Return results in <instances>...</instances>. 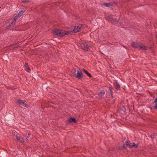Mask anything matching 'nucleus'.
Here are the masks:
<instances>
[{
    "label": "nucleus",
    "mask_w": 157,
    "mask_h": 157,
    "mask_svg": "<svg viewBox=\"0 0 157 157\" xmlns=\"http://www.w3.org/2000/svg\"><path fill=\"white\" fill-rule=\"evenodd\" d=\"M53 33L54 35L62 37L66 35H68L69 33H71L70 31L65 32L64 30L55 29L53 30Z\"/></svg>",
    "instance_id": "1"
},
{
    "label": "nucleus",
    "mask_w": 157,
    "mask_h": 157,
    "mask_svg": "<svg viewBox=\"0 0 157 157\" xmlns=\"http://www.w3.org/2000/svg\"><path fill=\"white\" fill-rule=\"evenodd\" d=\"M125 143L126 146H128L130 148H131L133 147L135 148H137L138 147V145L137 144H135L134 143H130L129 141H125Z\"/></svg>",
    "instance_id": "2"
},
{
    "label": "nucleus",
    "mask_w": 157,
    "mask_h": 157,
    "mask_svg": "<svg viewBox=\"0 0 157 157\" xmlns=\"http://www.w3.org/2000/svg\"><path fill=\"white\" fill-rule=\"evenodd\" d=\"M106 19L111 22H117L118 21V20L116 18L112 17L111 16H106L105 17Z\"/></svg>",
    "instance_id": "3"
},
{
    "label": "nucleus",
    "mask_w": 157,
    "mask_h": 157,
    "mask_svg": "<svg viewBox=\"0 0 157 157\" xmlns=\"http://www.w3.org/2000/svg\"><path fill=\"white\" fill-rule=\"evenodd\" d=\"M76 77L79 79H81L83 77L81 70L79 69L77 70V73L75 74Z\"/></svg>",
    "instance_id": "4"
},
{
    "label": "nucleus",
    "mask_w": 157,
    "mask_h": 157,
    "mask_svg": "<svg viewBox=\"0 0 157 157\" xmlns=\"http://www.w3.org/2000/svg\"><path fill=\"white\" fill-rule=\"evenodd\" d=\"M16 138L17 139L18 141L19 142H23L26 141H27L28 140V139H27V138H23L20 137V136L18 135H17L16 136Z\"/></svg>",
    "instance_id": "5"
},
{
    "label": "nucleus",
    "mask_w": 157,
    "mask_h": 157,
    "mask_svg": "<svg viewBox=\"0 0 157 157\" xmlns=\"http://www.w3.org/2000/svg\"><path fill=\"white\" fill-rule=\"evenodd\" d=\"M82 25H79V26H75L74 29L71 32L74 33H76L80 31L81 29L82 28Z\"/></svg>",
    "instance_id": "6"
},
{
    "label": "nucleus",
    "mask_w": 157,
    "mask_h": 157,
    "mask_svg": "<svg viewBox=\"0 0 157 157\" xmlns=\"http://www.w3.org/2000/svg\"><path fill=\"white\" fill-rule=\"evenodd\" d=\"M77 121L75 117H70L66 121V122L67 124H70L72 122L77 123Z\"/></svg>",
    "instance_id": "7"
},
{
    "label": "nucleus",
    "mask_w": 157,
    "mask_h": 157,
    "mask_svg": "<svg viewBox=\"0 0 157 157\" xmlns=\"http://www.w3.org/2000/svg\"><path fill=\"white\" fill-rule=\"evenodd\" d=\"M81 47L84 50L88 51L89 49V46L86 43L83 42L81 44Z\"/></svg>",
    "instance_id": "8"
},
{
    "label": "nucleus",
    "mask_w": 157,
    "mask_h": 157,
    "mask_svg": "<svg viewBox=\"0 0 157 157\" xmlns=\"http://www.w3.org/2000/svg\"><path fill=\"white\" fill-rule=\"evenodd\" d=\"M140 44L138 42H132V44H131V45L132 47L135 48H139Z\"/></svg>",
    "instance_id": "9"
},
{
    "label": "nucleus",
    "mask_w": 157,
    "mask_h": 157,
    "mask_svg": "<svg viewBox=\"0 0 157 157\" xmlns=\"http://www.w3.org/2000/svg\"><path fill=\"white\" fill-rule=\"evenodd\" d=\"M113 85L116 90H118L120 89V85L118 83L117 80H115V81L113 83Z\"/></svg>",
    "instance_id": "10"
},
{
    "label": "nucleus",
    "mask_w": 157,
    "mask_h": 157,
    "mask_svg": "<svg viewBox=\"0 0 157 157\" xmlns=\"http://www.w3.org/2000/svg\"><path fill=\"white\" fill-rule=\"evenodd\" d=\"M114 4H115V2H110L109 3H104L103 5L105 6L106 7H109L113 6Z\"/></svg>",
    "instance_id": "11"
},
{
    "label": "nucleus",
    "mask_w": 157,
    "mask_h": 157,
    "mask_svg": "<svg viewBox=\"0 0 157 157\" xmlns=\"http://www.w3.org/2000/svg\"><path fill=\"white\" fill-rule=\"evenodd\" d=\"M17 103L21 105L24 106L25 107H28V105L26 104L24 101L20 100H18L17 101Z\"/></svg>",
    "instance_id": "12"
},
{
    "label": "nucleus",
    "mask_w": 157,
    "mask_h": 157,
    "mask_svg": "<svg viewBox=\"0 0 157 157\" xmlns=\"http://www.w3.org/2000/svg\"><path fill=\"white\" fill-rule=\"evenodd\" d=\"M105 91L103 90L101 91V92L98 93V95L101 98H102L103 97L104 95V94H105Z\"/></svg>",
    "instance_id": "13"
},
{
    "label": "nucleus",
    "mask_w": 157,
    "mask_h": 157,
    "mask_svg": "<svg viewBox=\"0 0 157 157\" xmlns=\"http://www.w3.org/2000/svg\"><path fill=\"white\" fill-rule=\"evenodd\" d=\"M139 49L142 50H146L147 49V47L146 46H144V45H141L140 44Z\"/></svg>",
    "instance_id": "14"
},
{
    "label": "nucleus",
    "mask_w": 157,
    "mask_h": 157,
    "mask_svg": "<svg viewBox=\"0 0 157 157\" xmlns=\"http://www.w3.org/2000/svg\"><path fill=\"white\" fill-rule=\"evenodd\" d=\"M7 153L6 150H5V152H1L0 154L3 157H7Z\"/></svg>",
    "instance_id": "15"
},
{
    "label": "nucleus",
    "mask_w": 157,
    "mask_h": 157,
    "mask_svg": "<svg viewBox=\"0 0 157 157\" xmlns=\"http://www.w3.org/2000/svg\"><path fill=\"white\" fill-rule=\"evenodd\" d=\"M25 66L26 68L25 70L29 72V71H30V69L27 63H25Z\"/></svg>",
    "instance_id": "16"
},
{
    "label": "nucleus",
    "mask_w": 157,
    "mask_h": 157,
    "mask_svg": "<svg viewBox=\"0 0 157 157\" xmlns=\"http://www.w3.org/2000/svg\"><path fill=\"white\" fill-rule=\"evenodd\" d=\"M83 71L89 77H92V76L87 71L85 70L84 68L83 69Z\"/></svg>",
    "instance_id": "17"
},
{
    "label": "nucleus",
    "mask_w": 157,
    "mask_h": 157,
    "mask_svg": "<svg viewBox=\"0 0 157 157\" xmlns=\"http://www.w3.org/2000/svg\"><path fill=\"white\" fill-rule=\"evenodd\" d=\"M153 107L155 109H157V102H155V101L152 103Z\"/></svg>",
    "instance_id": "18"
},
{
    "label": "nucleus",
    "mask_w": 157,
    "mask_h": 157,
    "mask_svg": "<svg viewBox=\"0 0 157 157\" xmlns=\"http://www.w3.org/2000/svg\"><path fill=\"white\" fill-rule=\"evenodd\" d=\"M23 10H21L18 13L17 15L18 17H20L22 15L23 13Z\"/></svg>",
    "instance_id": "19"
},
{
    "label": "nucleus",
    "mask_w": 157,
    "mask_h": 157,
    "mask_svg": "<svg viewBox=\"0 0 157 157\" xmlns=\"http://www.w3.org/2000/svg\"><path fill=\"white\" fill-rule=\"evenodd\" d=\"M113 88L112 87H109V89L110 90V94H113V92L112 91Z\"/></svg>",
    "instance_id": "20"
},
{
    "label": "nucleus",
    "mask_w": 157,
    "mask_h": 157,
    "mask_svg": "<svg viewBox=\"0 0 157 157\" xmlns=\"http://www.w3.org/2000/svg\"><path fill=\"white\" fill-rule=\"evenodd\" d=\"M15 21H14V20H13L9 24L11 26L12 25H13L14 24H15Z\"/></svg>",
    "instance_id": "21"
},
{
    "label": "nucleus",
    "mask_w": 157,
    "mask_h": 157,
    "mask_svg": "<svg viewBox=\"0 0 157 157\" xmlns=\"http://www.w3.org/2000/svg\"><path fill=\"white\" fill-rule=\"evenodd\" d=\"M24 137H25V138H27V139H28V138L29 137V136H28V135L27 134V133H25V134H24Z\"/></svg>",
    "instance_id": "22"
},
{
    "label": "nucleus",
    "mask_w": 157,
    "mask_h": 157,
    "mask_svg": "<svg viewBox=\"0 0 157 157\" xmlns=\"http://www.w3.org/2000/svg\"><path fill=\"white\" fill-rule=\"evenodd\" d=\"M11 26L9 24L6 27V28L7 29H9L10 28Z\"/></svg>",
    "instance_id": "23"
},
{
    "label": "nucleus",
    "mask_w": 157,
    "mask_h": 157,
    "mask_svg": "<svg viewBox=\"0 0 157 157\" xmlns=\"http://www.w3.org/2000/svg\"><path fill=\"white\" fill-rule=\"evenodd\" d=\"M19 17H18L17 15L14 17V19L13 20H14V21H15V20H16L17 19H18Z\"/></svg>",
    "instance_id": "24"
},
{
    "label": "nucleus",
    "mask_w": 157,
    "mask_h": 157,
    "mask_svg": "<svg viewBox=\"0 0 157 157\" xmlns=\"http://www.w3.org/2000/svg\"><path fill=\"white\" fill-rule=\"evenodd\" d=\"M155 135H154L151 134L150 136V137L152 139L154 138Z\"/></svg>",
    "instance_id": "25"
},
{
    "label": "nucleus",
    "mask_w": 157,
    "mask_h": 157,
    "mask_svg": "<svg viewBox=\"0 0 157 157\" xmlns=\"http://www.w3.org/2000/svg\"><path fill=\"white\" fill-rule=\"evenodd\" d=\"M18 45H15L14 46V47H13V48H16L18 47Z\"/></svg>",
    "instance_id": "26"
},
{
    "label": "nucleus",
    "mask_w": 157,
    "mask_h": 157,
    "mask_svg": "<svg viewBox=\"0 0 157 157\" xmlns=\"http://www.w3.org/2000/svg\"><path fill=\"white\" fill-rule=\"evenodd\" d=\"M22 2L23 3L27 2L28 1L27 0H23L22 1Z\"/></svg>",
    "instance_id": "27"
},
{
    "label": "nucleus",
    "mask_w": 157,
    "mask_h": 157,
    "mask_svg": "<svg viewBox=\"0 0 157 157\" xmlns=\"http://www.w3.org/2000/svg\"><path fill=\"white\" fill-rule=\"evenodd\" d=\"M125 146H126V145H125V144H124L123 145V148H124V149L126 148Z\"/></svg>",
    "instance_id": "28"
},
{
    "label": "nucleus",
    "mask_w": 157,
    "mask_h": 157,
    "mask_svg": "<svg viewBox=\"0 0 157 157\" xmlns=\"http://www.w3.org/2000/svg\"><path fill=\"white\" fill-rule=\"evenodd\" d=\"M27 134L28 136L29 137V136L31 135V134L30 132H29L28 133H27Z\"/></svg>",
    "instance_id": "29"
},
{
    "label": "nucleus",
    "mask_w": 157,
    "mask_h": 157,
    "mask_svg": "<svg viewBox=\"0 0 157 157\" xmlns=\"http://www.w3.org/2000/svg\"><path fill=\"white\" fill-rule=\"evenodd\" d=\"M154 101H155V102H157V98H155Z\"/></svg>",
    "instance_id": "30"
},
{
    "label": "nucleus",
    "mask_w": 157,
    "mask_h": 157,
    "mask_svg": "<svg viewBox=\"0 0 157 157\" xmlns=\"http://www.w3.org/2000/svg\"><path fill=\"white\" fill-rule=\"evenodd\" d=\"M111 96L112 98H113V94H111Z\"/></svg>",
    "instance_id": "31"
},
{
    "label": "nucleus",
    "mask_w": 157,
    "mask_h": 157,
    "mask_svg": "<svg viewBox=\"0 0 157 157\" xmlns=\"http://www.w3.org/2000/svg\"><path fill=\"white\" fill-rule=\"evenodd\" d=\"M21 10H23L24 11H23V12L24 11V9H22Z\"/></svg>",
    "instance_id": "32"
},
{
    "label": "nucleus",
    "mask_w": 157,
    "mask_h": 157,
    "mask_svg": "<svg viewBox=\"0 0 157 157\" xmlns=\"http://www.w3.org/2000/svg\"><path fill=\"white\" fill-rule=\"evenodd\" d=\"M123 47H124V48H125V46H123Z\"/></svg>",
    "instance_id": "33"
}]
</instances>
